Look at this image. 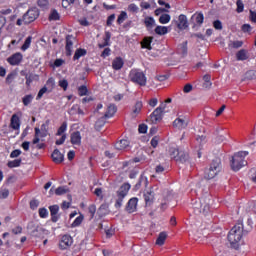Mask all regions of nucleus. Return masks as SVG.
Returning <instances> with one entry per match:
<instances>
[{
	"label": "nucleus",
	"mask_w": 256,
	"mask_h": 256,
	"mask_svg": "<svg viewBox=\"0 0 256 256\" xmlns=\"http://www.w3.org/2000/svg\"><path fill=\"white\" fill-rule=\"evenodd\" d=\"M243 231V221L239 220L228 233V241L233 249H239V245L243 241Z\"/></svg>",
	"instance_id": "f257e3e1"
},
{
	"label": "nucleus",
	"mask_w": 256,
	"mask_h": 256,
	"mask_svg": "<svg viewBox=\"0 0 256 256\" xmlns=\"http://www.w3.org/2000/svg\"><path fill=\"white\" fill-rule=\"evenodd\" d=\"M209 203H211V198H209V196H204L198 200H192L191 205L196 215H209L211 211Z\"/></svg>",
	"instance_id": "f03ea898"
},
{
	"label": "nucleus",
	"mask_w": 256,
	"mask_h": 256,
	"mask_svg": "<svg viewBox=\"0 0 256 256\" xmlns=\"http://www.w3.org/2000/svg\"><path fill=\"white\" fill-rule=\"evenodd\" d=\"M249 155L248 151H240L233 155L231 160V168L234 171H239L242 167L247 165V161H245V157Z\"/></svg>",
	"instance_id": "7ed1b4c3"
},
{
	"label": "nucleus",
	"mask_w": 256,
	"mask_h": 256,
	"mask_svg": "<svg viewBox=\"0 0 256 256\" xmlns=\"http://www.w3.org/2000/svg\"><path fill=\"white\" fill-rule=\"evenodd\" d=\"M221 172V159L216 158L212 161L209 168L205 170V179H215L217 175Z\"/></svg>",
	"instance_id": "20e7f679"
},
{
	"label": "nucleus",
	"mask_w": 256,
	"mask_h": 256,
	"mask_svg": "<svg viewBox=\"0 0 256 256\" xmlns=\"http://www.w3.org/2000/svg\"><path fill=\"white\" fill-rule=\"evenodd\" d=\"M129 77L132 83L140 85V87H145V85H147V76H145V73L139 69H132Z\"/></svg>",
	"instance_id": "39448f33"
},
{
	"label": "nucleus",
	"mask_w": 256,
	"mask_h": 256,
	"mask_svg": "<svg viewBox=\"0 0 256 256\" xmlns=\"http://www.w3.org/2000/svg\"><path fill=\"white\" fill-rule=\"evenodd\" d=\"M37 17H39V11H37V9H30L23 15V22L25 25H29V23H33Z\"/></svg>",
	"instance_id": "423d86ee"
},
{
	"label": "nucleus",
	"mask_w": 256,
	"mask_h": 256,
	"mask_svg": "<svg viewBox=\"0 0 256 256\" xmlns=\"http://www.w3.org/2000/svg\"><path fill=\"white\" fill-rule=\"evenodd\" d=\"M73 245V237L69 234H65L61 237L59 247L62 250L69 249Z\"/></svg>",
	"instance_id": "0eeeda50"
},
{
	"label": "nucleus",
	"mask_w": 256,
	"mask_h": 256,
	"mask_svg": "<svg viewBox=\"0 0 256 256\" xmlns=\"http://www.w3.org/2000/svg\"><path fill=\"white\" fill-rule=\"evenodd\" d=\"M173 125L176 129H185L189 125V118L180 116L174 120Z\"/></svg>",
	"instance_id": "6e6552de"
},
{
	"label": "nucleus",
	"mask_w": 256,
	"mask_h": 256,
	"mask_svg": "<svg viewBox=\"0 0 256 256\" xmlns=\"http://www.w3.org/2000/svg\"><path fill=\"white\" fill-rule=\"evenodd\" d=\"M138 203H139V199L137 197L131 198L126 205L127 213H135V211H137Z\"/></svg>",
	"instance_id": "1a4fd4ad"
},
{
	"label": "nucleus",
	"mask_w": 256,
	"mask_h": 256,
	"mask_svg": "<svg viewBox=\"0 0 256 256\" xmlns=\"http://www.w3.org/2000/svg\"><path fill=\"white\" fill-rule=\"evenodd\" d=\"M10 127L14 131H19L21 129V119L18 117L17 114H13L10 120Z\"/></svg>",
	"instance_id": "9d476101"
},
{
	"label": "nucleus",
	"mask_w": 256,
	"mask_h": 256,
	"mask_svg": "<svg viewBox=\"0 0 256 256\" xmlns=\"http://www.w3.org/2000/svg\"><path fill=\"white\" fill-rule=\"evenodd\" d=\"M81 132L75 131L70 135V141L74 147H81Z\"/></svg>",
	"instance_id": "9b49d317"
},
{
	"label": "nucleus",
	"mask_w": 256,
	"mask_h": 256,
	"mask_svg": "<svg viewBox=\"0 0 256 256\" xmlns=\"http://www.w3.org/2000/svg\"><path fill=\"white\" fill-rule=\"evenodd\" d=\"M75 38H73V36L71 35H68L66 37V46H65V49H66V55L67 57H71V55H73V40Z\"/></svg>",
	"instance_id": "f8f14e48"
},
{
	"label": "nucleus",
	"mask_w": 256,
	"mask_h": 256,
	"mask_svg": "<svg viewBox=\"0 0 256 256\" xmlns=\"http://www.w3.org/2000/svg\"><path fill=\"white\" fill-rule=\"evenodd\" d=\"M130 189H131V184L129 183L123 184L117 191V197H123V198L127 197Z\"/></svg>",
	"instance_id": "ddd939ff"
},
{
	"label": "nucleus",
	"mask_w": 256,
	"mask_h": 256,
	"mask_svg": "<svg viewBox=\"0 0 256 256\" xmlns=\"http://www.w3.org/2000/svg\"><path fill=\"white\" fill-rule=\"evenodd\" d=\"M8 63L10 65H19L21 61H23V55H21V53H16L12 56H10L7 59Z\"/></svg>",
	"instance_id": "4468645a"
},
{
	"label": "nucleus",
	"mask_w": 256,
	"mask_h": 256,
	"mask_svg": "<svg viewBox=\"0 0 256 256\" xmlns=\"http://www.w3.org/2000/svg\"><path fill=\"white\" fill-rule=\"evenodd\" d=\"M65 156L59 151V149H55L52 153V160L54 163H63Z\"/></svg>",
	"instance_id": "2eb2a0df"
},
{
	"label": "nucleus",
	"mask_w": 256,
	"mask_h": 256,
	"mask_svg": "<svg viewBox=\"0 0 256 256\" xmlns=\"http://www.w3.org/2000/svg\"><path fill=\"white\" fill-rule=\"evenodd\" d=\"M123 65H125V62L121 57H116L112 61V69H114V71H121V69H123Z\"/></svg>",
	"instance_id": "dca6fc26"
},
{
	"label": "nucleus",
	"mask_w": 256,
	"mask_h": 256,
	"mask_svg": "<svg viewBox=\"0 0 256 256\" xmlns=\"http://www.w3.org/2000/svg\"><path fill=\"white\" fill-rule=\"evenodd\" d=\"M111 45V33L105 32V36L103 41L98 44L99 49H105V47H109Z\"/></svg>",
	"instance_id": "f3484780"
},
{
	"label": "nucleus",
	"mask_w": 256,
	"mask_h": 256,
	"mask_svg": "<svg viewBox=\"0 0 256 256\" xmlns=\"http://www.w3.org/2000/svg\"><path fill=\"white\" fill-rule=\"evenodd\" d=\"M163 113L165 112L157 107L151 114L152 121H161V119H163Z\"/></svg>",
	"instance_id": "a211bd4d"
},
{
	"label": "nucleus",
	"mask_w": 256,
	"mask_h": 256,
	"mask_svg": "<svg viewBox=\"0 0 256 256\" xmlns=\"http://www.w3.org/2000/svg\"><path fill=\"white\" fill-rule=\"evenodd\" d=\"M237 61H247L249 59V51L246 49H241L236 53Z\"/></svg>",
	"instance_id": "6ab92c4d"
},
{
	"label": "nucleus",
	"mask_w": 256,
	"mask_h": 256,
	"mask_svg": "<svg viewBox=\"0 0 256 256\" xmlns=\"http://www.w3.org/2000/svg\"><path fill=\"white\" fill-rule=\"evenodd\" d=\"M177 27H178V29H187V27H188V25H187V16H185L184 14H181L178 17Z\"/></svg>",
	"instance_id": "aec40b11"
},
{
	"label": "nucleus",
	"mask_w": 256,
	"mask_h": 256,
	"mask_svg": "<svg viewBox=\"0 0 256 256\" xmlns=\"http://www.w3.org/2000/svg\"><path fill=\"white\" fill-rule=\"evenodd\" d=\"M115 113H117V106H115L114 104H110L107 108V111L104 115L105 119H111V117H113V115H115Z\"/></svg>",
	"instance_id": "412c9836"
},
{
	"label": "nucleus",
	"mask_w": 256,
	"mask_h": 256,
	"mask_svg": "<svg viewBox=\"0 0 256 256\" xmlns=\"http://www.w3.org/2000/svg\"><path fill=\"white\" fill-rule=\"evenodd\" d=\"M127 147H129V140L123 139L115 144V149H117V151H123Z\"/></svg>",
	"instance_id": "4be33fe9"
},
{
	"label": "nucleus",
	"mask_w": 256,
	"mask_h": 256,
	"mask_svg": "<svg viewBox=\"0 0 256 256\" xmlns=\"http://www.w3.org/2000/svg\"><path fill=\"white\" fill-rule=\"evenodd\" d=\"M144 25L148 29V31H153V27H155V18L154 17H146L144 20Z\"/></svg>",
	"instance_id": "5701e85b"
},
{
	"label": "nucleus",
	"mask_w": 256,
	"mask_h": 256,
	"mask_svg": "<svg viewBox=\"0 0 256 256\" xmlns=\"http://www.w3.org/2000/svg\"><path fill=\"white\" fill-rule=\"evenodd\" d=\"M188 159H189V154L185 152V150L180 148V152L176 161H180L181 163H187Z\"/></svg>",
	"instance_id": "b1692460"
},
{
	"label": "nucleus",
	"mask_w": 256,
	"mask_h": 256,
	"mask_svg": "<svg viewBox=\"0 0 256 256\" xmlns=\"http://www.w3.org/2000/svg\"><path fill=\"white\" fill-rule=\"evenodd\" d=\"M151 43H153V37H145L141 42L142 49H148L149 51H151Z\"/></svg>",
	"instance_id": "393cba45"
},
{
	"label": "nucleus",
	"mask_w": 256,
	"mask_h": 256,
	"mask_svg": "<svg viewBox=\"0 0 256 256\" xmlns=\"http://www.w3.org/2000/svg\"><path fill=\"white\" fill-rule=\"evenodd\" d=\"M192 19H194L195 23L198 25H203V21H205V16L202 14V12H196Z\"/></svg>",
	"instance_id": "a878e982"
},
{
	"label": "nucleus",
	"mask_w": 256,
	"mask_h": 256,
	"mask_svg": "<svg viewBox=\"0 0 256 256\" xmlns=\"http://www.w3.org/2000/svg\"><path fill=\"white\" fill-rule=\"evenodd\" d=\"M167 240V232H161L156 239V245L160 247L165 245V241Z\"/></svg>",
	"instance_id": "bb28decb"
},
{
	"label": "nucleus",
	"mask_w": 256,
	"mask_h": 256,
	"mask_svg": "<svg viewBox=\"0 0 256 256\" xmlns=\"http://www.w3.org/2000/svg\"><path fill=\"white\" fill-rule=\"evenodd\" d=\"M153 199H155V194L153 191H148L144 194V200L146 205H151L153 203Z\"/></svg>",
	"instance_id": "cd10ccee"
},
{
	"label": "nucleus",
	"mask_w": 256,
	"mask_h": 256,
	"mask_svg": "<svg viewBox=\"0 0 256 256\" xmlns=\"http://www.w3.org/2000/svg\"><path fill=\"white\" fill-rule=\"evenodd\" d=\"M33 99H35V97L32 94L25 95L22 98V103H23L24 107H29V105H31V103H33Z\"/></svg>",
	"instance_id": "c85d7f7f"
},
{
	"label": "nucleus",
	"mask_w": 256,
	"mask_h": 256,
	"mask_svg": "<svg viewBox=\"0 0 256 256\" xmlns=\"http://www.w3.org/2000/svg\"><path fill=\"white\" fill-rule=\"evenodd\" d=\"M85 55H87V50H85L83 48H79L76 50L73 59H74V61H77V60L81 59V57H85Z\"/></svg>",
	"instance_id": "c756f323"
},
{
	"label": "nucleus",
	"mask_w": 256,
	"mask_h": 256,
	"mask_svg": "<svg viewBox=\"0 0 256 256\" xmlns=\"http://www.w3.org/2000/svg\"><path fill=\"white\" fill-rule=\"evenodd\" d=\"M156 35H167L169 33V28L166 26H157L155 28Z\"/></svg>",
	"instance_id": "7c9ffc66"
},
{
	"label": "nucleus",
	"mask_w": 256,
	"mask_h": 256,
	"mask_svg": "<svg viewBox=\"0 0 256 256\" xmlns=\"http://www.w3.org/2000/svg\"><path fill=\"white\" fill-rule=\"evenodd\" d=\"M73 109H77V112H73ZM69 114L70 115H85V112H83V110H81V108L79 107V105L75 104L71 107V109L69 110Z\"/></svg>",
	"instance_id": "2f4dec72"
},
{
	"label": "nucleus",
	"mask_w": 256,
	"mask_h": 256,
	"mask_svg": "<svg viewBox=\"0 0 256 256\" xmlns=\"http://www.w3.org/2000/svg\"><path fill=\"white\" fill-rule=\"evenodd\" d=\"M169 21H171V15L169 14H162L159 18V23H161L162 25H167Z\"/></svg>",
	"instance_id": "473e14b6"
},
{
	"label": "nucleus",
	"mask_w": 256,
	"mask_h": 256,
	"mask_svg": "<svg viewBox=\"0 0 256 256\" xmlns=\"http://www.w3.org/2000/svg\"><path fill=\"white\" fill-rule=\"evenodd\" d=\"M180 151L181 149L179 148H170L169 153H170L171 159H175V161H177V157H179Z\"/></svg>",
	"instance_id": "72a5a7b5"
},
{
	"label": "nucleus",
	"mask_w": 256,
	"mask_h": 256,
	"mask_svg": "<svg viewBox=\"0 0 256 256\" xmlns=\"http://www.w3.org/2000/svg\"><path fill=\"white\" fill-rule=\"evenodd\" d=\"M65 131H67V122L62 123V125L58 128L56 135L61 137V135H65Z\"/></svg>",
	"instance_id": "f704fd0d"
},
{
	"label": "nucleus",
	"mask_w": 256,
	"mask_h": 256,
	"mask_svg": "<svg viewBox=\"0 0 256 256\" xmlns=\"http://www.w3.org/2000/svg\"><path fill=\"white\" fill-rule=\"evenodd\" d=\"M228 47H232V49H239L240 47H243V41H230Z\"/></svg>",
	"instance_id": "c9c22d12"
},
{
	"label": "nucleus",
	"mask_w": 256,
	"mask_h": 256,
	"mask_svg": "<svg viewBox=\"0 0 256 256\" xmlns=\"http://www.w3.org/2000/svg\"><path fill=\"white\" fill-rule=\"evenodd\" d=\"M25 78H26L27 87H31V83H33L35 81V79L37 78V75L27 74Z\"/></svg>",
	"instance_id": "e433bc0d"
},
{
	"label": "nucleus",
	"mask_w": 256,
	"mask_h": 256,
	"mask_svg": "<svg viewBox=\"0 0 256 256\" xmlns=\"http://www.w3.org/2000/svg\"><path fill=\"white\" fill-rule=\"evenodd\" d=\"M33 40V37L28 36L24 42V44L22 45L21 49L22 51H27V49H29V47H31V41Z\"/></svg>",
	"instance_id": "4c0bfd02"
},
{
	"label": "nucleus",
	"mask_w": 256,
	"mask_h": 256,
	"mask_svg": "<svg viewBox=\"0 0 256 256\" xmlns=\"http://www.w3.org/2000/svg\"><path fill=\"white\" fill-rule=\"evenodd\" d=\"M141 109H143V102L141 101L136 102L133 109L134 115H139V113H141Z\"/></svg>",
	"instance_id": "58836bf2"
},
{
	"label": "nucleus",
	"mask_w": 256,
	"mask_h": 256,
	"mask_svg": "<svg viewBox=\"0 0 256 256\" xmlns=\"http://www.w3.org/2000/svg\"><path fill=\"white\" fill-rule=\"evenodd\" d=\"M16 77H17V73L16 72L9 73L7 75V77H6V83L8 85H11V83H13V81H15Z\"/></svg>",
	"instance_id": "ea45409f"
},
{
	"label": "nucleus",
	"mask_w": 256,
	"mask_h": 256,
	"mask_svg": "<svg viewBox=\"0 0 256 256\" xmlns=\"http://www.w3.org/2000/svg\"><path fill=\"white\" fill-rule=\"evenodd\" d=\"M127 17H128L127 12L122 11L117 18L118 25H121L122 23H124L126 21Z\"/></svg>",
	"instance_id": "a19ab883"
},
{
	"label": "nucleus",
	"mask_w": 256,
	"mask_h": 256,
	"mask_svg": "<svg viewBox=\"0 0 256 256\" xmlns=\"http://www.w3.org/2000/svg\"><path fill=\"white\" fill-rule=\"evenodd\" d=\"M205 183V181H201L199 184H197V190L194 191V193H196V195H203V192L206 191L207 193V189L201 187V185H203Z\"/></svg>",
	"instance_id": "79ce46f5"
},
{
	"label": "nucleus",
	"mask_w": 256,
	"mask_h": 256,
	"mask_svg": "<svg viewBox=\"0 0 256 256\" xmlns=\"http://www.w3.org/2000/svg\"><path fill=\"white\" fill-rule=\"evenodd\" d=\"M20 165H21V159H15L8 162V167L10 169H13L15 167H20Z\"/></svg>",
	"instance_id": "37998d69"
},
{
	"label": "nucleus",
	"mask_w": 256,
	"mask_h": 256,
	"mask_svg": "<svg viewBox=\"0 0 256 256\" xmlns=\"http://www.w3.org/2000/svg\"><path fill=\"white\" fill-rule=\"evenodd\" d=\"M40 133H41V130L39 128H35V136L33 139V145H37V143H39L40 137H41Z\"/></svg>",
	"instance_id": "c03bdc74"
},
{
	"label": "nucleus",
	"mask_w": 256,
	"mask_h": 256,
	"mask_svg": "<svg viewBox=\"0 0 256 256\" xmlns=\"http://www.w3.org/2000/svg\"><path fill=\"white\" fill-rule=\"evenodd\" d=\"M203 81H204V87H211V75L206 74L203 76Z\"/></svg>",
	"instance_id": "a18cd8bd"
},
{
	"label": "nucleus",
	"mask_w": 256,
	"mask_h": 256,
	"mask_svg": "<svg viewBox=\"0 0 256 256\" xmlns=\"http://www.w3.org/2000/svg\"><path fill=\"white\" fill-rule=\"evenodd\" d=\"M50 21H59V12L57 10H52L49 16Z\"/></svg>",
	"instance_id": "49530a36"
},
{
	"label": "nucleus",
	"mask_w": 256,
	"mask_h": 256,
	"mask_svg": "<svg viewBox=\"0 0 256 256\" xmlns=\"http://www.w3.org/2000/svg\"><path fill=\"white\" fill-rule=\"evenodd\" d=\"M236 5H237V9H236L237 13H243V10L245 9V4H243V1L237 0Z\"/></svg>",
	"instance_id": "de8ad7c7"
},
{
	"label": "nucleus",
	"mask_w": 256,
	"mask_h": 256,
	"mask_svg": "<svg viewBox=\"0 0 256 256\" xmlns=\"http://www.w3.org/2000/svg\"><path fill=\"white\" fill-rule=\"evenodd\" d=\"M87 93H88L87 86L82 85L78 88V94L80 95V97L87 95Z\"/></svg>",
	"instance_id": "09e8293b"
},
{
	"label": "nucleus",
	"mask_w": 256,
	"mask_h": 256,
	"mask_svg": "<svg viewBox=\"0 0 256 256\" xmlns=\"http://www.w3.org/2000/svg\"><path fill=\"white\" fill-rule=\"evenodd\" d=\"M9 197V190L6 188H2L0 190V199H7Z\"/></svg>",
	"instance_id": "8fccbe9b"
},
{
	"label": "nucleus",
	"mask_w": 256,
	"mask_h": 256,
	"mask_svg": "<svg viewBox=\"0 0 256 256\" xmlns=\"http://www.w3.org/2000/svg\"><path fill=\"white\" fill-rule=\"evenodd\" d=\"M47 93V86H44L43 88H41L37 94L36 100L39 101V99H41L43 97V95H45Z\"/></svg>",
	"instance_id": "3c124183"
},
{
	"label": "nucleus",
	"mask_w": 256,
	"mask_h": 256,
	"mask_svg": "<svg viewBox=\"0 0 256 256\" xmlns=\"http://www.w3.org/2000/svg\"><path fill=\"white\" fill-rule=\"evenodd\" d=\"M88 211L91 215V219H93L95 217V213H97V207L95 206V204L90 205Z\"/></svg>",
	"instance_id": "603ef678"
},
{
	"label": "nucleus",
	"mask_w": 256,
	"mask_h": 256,
	"mask_svg": "<svg viewBox=\"0 0 256 256\" xmlns=\"http://www.w3.org/2000/svg\"><path fill=\"white\" fill-rule=\"evenodd\" d=\"M49 215V212L47 211L46 208H40L39 209V216L42 218V219H47V216Z\"/></svg>",
	"instance_id": "864d4df0"
},
{
	"label": "nucleus",
	"mask_w": 256,
	"mask_h": 256,
	"mask_svg": "<svg viewBox=\"0 0 256 256\" xmlns=\"http://www.w3.org/2000/svg\"><path fill=\"white\" fill-rule=\"evenodd\" d=\"M83 223V216H78L72 223V227H79Z\"/></svg>",
	"instance_id": "5fc2aeb1"
},
{
	"label": "nucleus",
	"mask_w": 256,
	"mask_h": 256,
	"mask_svg": "<svg viewBox=\"0 0 256 256\" xmlns=\"http://www.w3.org/2000/svg\"><path fill=\"white\" fill-rule=\"evenodd\" d=\"M56 195H65L67 193V188L60 186L55 190Z\"/></svg>",
	"instance_id": "6e6d98bb"
},
{
	"label": "nucleus",
	"mask_w": 256,
	"mask_h": 256,
	"mask_svg": "<svg viewBox=\"0 0 256 256\" xmlns=\"http://www.w3.org/2000/svg\"><path fill=\"white\" fill-rule=\"evenodd\" d=\"M123 199H125V198H123L122 196H117V200L115 203L116 209L123 207Z\"/></svg>",
	"instance_id": "4d7b16f0"
},
{
	"label": "nucleus",
	"mask_w": 256,
	"mask_h": 256,
	"mask_svg": "<svg viewBox=\"0 0 256 256\" xmlns=\"http://www.w3.org/2000/svg\"><path fill=\"white\" fill-rule=\"evenodd\" d=\"M128 11L131 13H137V11H139V6H137L135 3H132L128 6Z\"/></svg>",
	"instance_id": "13d9d810"
},
{
	"label": "nucleus",
	"mask_w": 256,
	"mask_h": 256,
	"mask_svg": "<svg viewBox=\"0 0 256 256\" xmlns=\"http://www.w3.org/2000/svg\"><path fill=\"white\" fill-rule=\"evenodd\" d=\"M105 119H106L105 116H103L102 118L97 120L96 129H101V127H103L105 125Z\"/></svg>",
	"instance_id": "bf43d9fd"
},
{
	"label": "nucleus",
	"mask_w": 256,
	"mask_h": 256,
	"mask_svg": "<svg viewBox=\"0 0 256 256\" xmlns=\"http://www.w3.org/2000/svg\"><path fill=\"white\" fill-rule=\"evenodd\" d=\"M59 87H61L64 91H67V87H69V82L63 79L59 81Z\"/></svg>",
	"instance_id": "052dcab7"
},
{
	"label": "nucleus",
	"mask_w": 256,
	"mask_h": 256,
	"mask_svg": "<svg viewBox=\"0 0 256 256\" xmlns=\"http://www.w3.org/2000/svg\"><path fill=\"white\" fill-rule=\"evenodd\" d=\"M40 136L41 137H47V125L46 124L41 125Z\"/></svg>",
	"instance_id": "680f3d73"
},
{
	"label": "nucleus",
	"mask_w": 256,
	"mask_h": 256,
	"mask_svg": "<svg viewBox=\"0 0 256 256\" xmlns=\"http://www.w3.org/2000/svg\"><path fill=\"white\" fill-rule=\"evenodd\" d=\"M213 27H214V29H217L218 31H221V29H223V24L221 23V21L215 20L213 22Z\"/></svg>",
	"instance_id": "e2e57ef3"
},
{
	"label": "nucleus",
	"mask_w": 256,
	"mask_h": 256,
	"mask_svg": "<svg viewBox=\"0 0 256 256\" xmlns=\"http://www.w3.org/2000/svg\"><path fill=\"white\" fill-rule=\"evenodd\" d=\"M51 215H57L59 213V206L53 205L49 207Z\"/></svg>",
	"instance_id": "0e129e2a"
},
{
	"label": "nucleus",
	"mask_w": 256,
	"mask_h": 256,
	"mask_svg": "<svg viewBox=\"0 0 256 256\" xmlns=\"http://www.w3.org/2000/svg\"><path fill=\"white\" fill-rule=\"evenodd\" d=\"M46 85H47L48 89H53V87H55V79L49 78L46 82Z\"/></svg>",
	"instance_id": "69168bd1"
},
{
	"label": "nucleus",
	"mask_w": 256,
	"mask_h": 256,
	"mask_svg": "<svg viewBox=\"0 0 256 256\" xmlns=\"http://www.w3.org/2000/svg\"><path fill=\"white\" fill-rule=\"evenodd\" d=\"M19 155H21V150L16 149L11 152L10 157L11 159H15L16 157H19Z\"/></svg>",
	"instance_id": "338daca9"
},
{
	"label": "nucleus",
	"mask_w": 256,
	"mask_h": 256,
	"mask_svg": "<svg viewBox=\"0 0 256 256\" xmlns=\"http://www.w3.org/2000/svg\"><path fill=\"white\" fill-rule=\"evenodd\" d=\"M151 145L152 147L155 149V147H157L159 145V138L157 136L153 137L151 139Z\"/></svg>",
	"instance_id": "774afa93"
}]
</instances>
